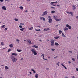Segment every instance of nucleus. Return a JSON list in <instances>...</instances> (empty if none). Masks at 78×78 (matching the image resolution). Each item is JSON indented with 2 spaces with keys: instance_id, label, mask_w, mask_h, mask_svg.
Returning a JSON list of instances; mask_svg holds the SVG:
<instances>
[{
  "instance_id": "nucleus-1",
  "label": "nucleus",
  "mask_w": 78,
  "mask_h": 78,
  "mask_svg": "<svg viewBox=\"0 0 78 78\" xmlns=\"http://www.w3.org/2000/svg\"><path fill=\"white\" fill-rule=\"evenodd\" d=\"M31 51H32V53H33L34 55H36L37 54V53H36V52L35 51V50L34 49H32Z\"/></svg>"
},
{
  "instance_id": "nucleus-18",
  "label": "nucleus",
  "mask_w": 78,
  "mask_h": 78,
  "mask_svg": "<svg viewBox=\"0 0 78 78\" xmlns=\"http://www.w3.org/2000/svg\"><path fill=\"white\" fill-rule=\"evenodd\" d=\"M9 68L7 66H6L5 67V70H8L9 69Z\"/></svg>"
},
{
  "instance_id": "nucleus-51",
  "label": "nucleus",
  "mask_w": 78,
  "mask_h": 78,
  "mask_svg": "<svg viewBox=\"0 0 78 78\" xmlns=\"http://www.w3.org/2000/svg\"><path fill=\"white\" fill-rule=\"evenodd\" d=\"M47 30H50V29L49 28H48L46 29Z\"/></svg>"
},
{
  "instance_id": "nucleus-58",
  "label": "nucleus",
  "mask_w": 78,
  "mask_h": 78,
  "mask_svg": "<svg viewBox=\"0 0 78 78\" xmlns=\"http://www.w3.org/2000/svg\"><path fill=\"white\" fill-rule=\"evenodd\" d=\"M29 73H30V74H32V73H31V72H29Z\"/></svg>"
},
{
  "instance_id": "nucleus-23",
  "label": "nucleus",
  "mask_w": 78,
  "mask_h": 78,
  "mask_svg": "<svg viewBox=\"0 0 78 78\" xmlns=\"http://www.w3.org/2000/svg\"><path fill=\"white\" fill-rule=\"evenodd\" d=\"M31 71L33 72L34 73H36V71H34V69H31Z\"/></svg>"
},
{
  "instance_id": "nucleus-62",
  "label": "nucleus",
  "mask_w": 78,
  "mask_h": 78,
  "mask_svg": "<svg viewBox=\"0 0 78 78\" xmlns=\"http://www.w3.org/2000/svg\"><path fill=\"white\" fill-rule=\"evenodd\" d=\"M58 26H59V25H57L55 26V27H58Z\"/></svg>"
},
{
  "instance_id": "nucleus-46",
  "label": "nucleus",
  "mask_w": 78,
  "mask_h": 78,
  "mask_svg": "<svg viewBox=\"0 0 78 78\" xmlns=\"http://www.w3.org/2000/svg\"><path fill=\"white\" fill-rule=\"evenodd\" d=\"M36 27L37 28H41V26H37V27Z\"/></svg>"
},
{
  "instance_id": "nucleus-29",
  "label": "nucleus",
  "mask_w": 78,
  "mask_h": 78,
  "mask_svg": "<svg viewBox=\"0 0 78 78\" xmlns=\"http://www.w3.org/2000/svg\"><path fill=\"white\" fill-rule=\"evenodd\" d=\"M33 27H31L29 29V30H33Z\"/></svg>"
},
{
  "instance_id": "nucleus-25",
  "label": "nucleus",
  "mask_w": 78,
  "mask_h": 78,
  "mask_svg": "<svg viewBox=\"0 0 78 78\" xmlns=\"http://www.w3.org/2000/svg\"><path fill=\"white\" fill-rule=\"evenodd\" d=\"M33 47H35V48H38V46H36V45H34L32 46Z\"/></svg>"
},
{
  "instance_id": "nucleus-49",
  "label": "nucleus",
  "mask_w": 78,
  "mask_h": 78,
  "mask_svg": "<svg viewBox=\"0 0 78 78\" xmlns=\"http://www.w3.org/2000/svg\"><path fill=\"white\" fill-rule=\"evenodd\" d=\"M69 53H72V52L71 51H69Z\"/></svg>"
},
{
  "instance_id": "nucleus-59",
  "label": "nucleus",
  "mask_w": 78,
  "mask_h": 78,
  "mask_svg": "<svg viewBox=\"0 0 78 78\" xmlns=\"http://www.w3.org/2000/svg\"><path fill=\"white\" fill-rule=\"evenodd\" d=\"M64 67L65 69H67V67H66V66H65Z\"/></svg>"
},
{
  "instance_id": "nucleus-30",
  "label": "nucleus",
  "mask_w": 78,
  "mask_h": 78,
  "mask_svg": "<svg viewBox=\"0 0 78 78\" xmlns=\"http://www.w3.org/2000/svg\"><path fill=\"white\" fill-rule=\"evenodd\" d=\"M5 27L6 26L5 25H3V26H2L1 27V28H5Z\"/></svg>"
},
{
  "instance_id": "nucleus-9",
  "label": "nucleus",
  "mask_w": 78,
  "mask_h": 78,
  "mask_svg": "<svg viewBox=\"0 0 78 78\" xmlns=\"http://www.w3.org/2000/svg\"><path fill=\"white\" fill-rule=\"evenodd\" d=\"M9 46L10 47V48H12L13 47V46H14V44H11L10 45H9Z\"/></svg>"
},
{
  "instance_id": "nucleus-14",
  "label": "nucleus",
  "mask_w": 78,
  "mask_h": 78,
  "mask_svg": "<svg viewBox=\"0 0 78 78\" xmlns=\"http://www.w3.org/2000/svg\"><path fill=\"white\" fill-rule=\"evenodd\" d=\"M64 31H67L68 30V28L65 27L64 29H63Z\"/></svg>"
},
{
  "instance_id": "nucleus-20",
  "label": "nucleus",
  "mask_w": 78,
  "mask_h": 78,
  "mask_svg": "<svg viewBox=\"0 0 78 78\" xmlns=\"http://www.w3.org/2000/svg\"><path fill=\"white\" fill-rule=\"evenodd\" d=\"M25 28H22L20 29V31H23V30H24V29H25Z\"/></svg>"
},
{
  "instance_id": "nucleus-55",
  "label": "nucleus",
  "mask_w": 78,
  "mask_h": 78,
  "mask_svg": "<svg viewBox=\"0 0 78 78\" xmlns=\"http://www.w3.org/2000/svg\"><path fill=\"white\" fill-rule=\"evenodd\" d=\"M51 8H53V9H55V7H51Z\"/></svg>"
},
{
  "instance_id": "nucleus-12",
  "label": "nucleus",
  "mask_w": 78,
  "mask_h": 78,
  "mask_svg": "<svg viewBox=\"0 0 78 78\" xmlns=\"http://www.w3.org/2000/svg\"><path fill=\"white\" fill-rule=\"evenodd\" d=\"M60 37V36H57L55 37H54V39H58V38H59Z\"/></svg>"
},
{
  "instance_id": "nucleus-6",
  "label": "nucleus",
  "mask_w": 78,
  "mask_h": 78,
  "mask_svg": "<svg viewBox=\"0 0 78 78\" xmlns=\"http://www.w3.org/2000/svg\"><path fill=\"white\" fill-rule=\"evenodd\" d=\"M2 9L3 10H5V11H6V7H5V6H3L2 7Z\"/></svg>"
},
{
  "instance_id": "nucleus-53",
  "label": "nucleus",
  "mask_w": 78,
  "mask_h": 78,
  "mask_svg": "<svg viewBox=\"0 0 78 78\" xmlns=\"http://www.w3.org/2000/svg\"><path fill=\"white\" fill-rule=\"evenodd\" d=\"M51 50H52V51H54L55 49L52 48Z\"/></svg>"
},
{
  "instance_id": "nucleus-19",
  "label": "nucleus",
  "mask_w": 78,
  "mask_h": 78,
  "mask_svg": "<svg viewBox=\"0 0 78 78\" xmlns=\"http://www.w3.org/2000/svg\"><path fill=\"white\" fill-rule=\"evenodd\" d=\"M66 12L68 14H72V12Z\"/></svg>"
},
{
  "instance_id": "nucleus-8",
  "label": "nucleus",
  "mask_w": 78,
  "mask_h": 78,
  "mask_svg": "<svg viewBox=\"0 0 78 78\" xmlns=\"http://www.w3.org/2000/svg\"><path fill=\"white\" fill-rule=\"evenodd\" d=\"M48 20L49 23H51V22H52V19L51 18H49Z\"/></svg>"
},
{
  "instance_id": "nucleus-39",
  "label": "nucleus",
  "mask_w": 78,
  "mask_h": 78,
  "mask_svg": "<svg viewBox=\"0 0 78 78\" xmlns=\"http://www.w3.org/2000/svg\"><path fill=\"white\" fill-rule=\"evenodd\" d=\"M43 21H45V19L44 18H43Z\"/></svg>"
},
{
  "instance_id": "nucleus-10",
  "label": "nucleus",
  "mask_w": 78,
  "mask_h": 78,
  "mask_svg": "<svg viewBox=\"0 0 78 78\" xmlns=\"http://www.w3.org/2000/svg\"><path fill=\"white\" fill-rule=\"evenodd\" d=\"M27 41H28V43H29V44H32V43L31 42V40H27Z\"/></svg>"
},
{
  "instance_id": "nucleus-16",
  "label": "nucleus",
  "mask_w": 78,
  "mask_h": 78,
  "mask_svg": "<svg viewBox=\"0 0 78 78\" xmlns=\"http://www.w3.org/2000/svg\"><path fill=\"white\" fill-rule=\"evenodd\" d=\"M55 45L56 46H58V45H59V44H58V43L55 42Z\"/></svg>"
},
{
  "instance_id": "nucleus-32",
  "label": "nucleus",
  "mask_w": 78,
  "mask_h": 78,
  "mask_svg": "<svg viewBox=\"0 0 78 78\" xmlns=\"http://www.w3.org/2000/svg\"><path fill=\"white\" fill-rule=\"evenodd\" d=\"M56 17H57V16H54V19H55V20H56L57 19Z\"/></svg>"
},
{
  "instance_id": "nucleus-27",
  "label": "nucleus",
  "mask_w": 78,
  "mask_h": 78,
  "mask_svg": "<svg viewBox=\"0 0 78 78\" xmlns=\"http://www.w3.org/2000/svg\"><path fill=\"white\" fill-rule=\"evenodd\" d=\"M62 36H63V37H66V35H64V33H62Z\"/></svg>"
},
{
  "instance_id": "nucleus-52",
  "label": "nucleus",
  "mask_w": 78,
  "mask_h": 78,
  "mask_svg": "<svg viewBox=\"0 0 78 78\" xmlns=\"http://www.w3.org/2000/svg\"><path fill=\"white\" fill-rule=\"evenodd\" d=\"M15 56H17V54L15 53Z\"/></svg>"
},
{
  "instance_id": "nucleus-57",
  "label": "nucleus",
  "mask_w": 78,
  "mask_h": 78,
  "mask_svg": "<svg viewBox=\"0 0 78 78\" xmlns=\"http://www.w3.org/2000/svg\"><path fill=\"white\" fill-rule=\"evenodd\" d=\"M44 31H47V29H44Z\"/></svg>"
},
{
  "instance_id": "nucleus-41",
  "label": "nucleus",
  "mask_w": 78,
  "mask_h": 78,
  "mask_svg": "<svg viewBox=\"0 0 78 78\" xmlns=\"http://www.w3.org/2000/svg\"><path fill=\"white\" fill-rule=\"evenodd\" d=\"M8 30V28H5L4 30L5 31H6V30Z\"/></svg>"
},
{
  "instance_id": "nucleus-63",
  "label": "nucleus",
  "mask_w": 78,
  "mask_h": 78,
  "mask_svg": "<svg viewBox=\"0 0 78 78\" xmlns=\"http://www.w3.org/2000/svg\"><path fill=\"white\" fill-rule=\"evenodd\" d=\"M40 41H41V42H42V40H39Z\"/></svg>"
},
{
  "instance_id": "nucleus-28",
  "label": "nucleus",
  "mask_w": 78,
  "mask_h": 78,
  "mask_svg": "<svg viewBox=\"0 0 78 78\" xmlns=\"http://www.w3.org/2000/svg\"><path fill=\"white\" fill-rule=\"evenodd\" d=\"M11 51V49H9L8 50L7 52H8L9 53V52H10V51Z\"/></svg>"
},
{
  "instance_id": "nucleus-17",
  "label": "nucleus",
  "mask_w": 78,
  "mask_h": 78,
  "mask_svg": "<svg viewBox=\"0 0 78 78\" xmlns=\"http://www.w3.org/2000/svg\"><path fill=\"white\" fill-rule=\"evenodd\" d=\"M59 64H60V62H58L57 63H56L57 65H58V66L59 67Z\"/></svg>"
},
{
  "instance_id": "nucleus-54",
  "label": "nucleus",
  "mask_w": 78,
  "mask_h": 78,
  "mask_svg": "<svg viewBox=\"0 0 78 78\" xmlns=\"http://www.w3.org/2000/svg\"><path fill=\"white\" fill-rule=\"evenodd\" d=\"M68 63H69V64H71V62L70 61H69L68 62Z\"/></svg>"
},
{
  "instance_id": "nucleus-15",
  "label": "nucleus",
  "mask_w": 78,
  "mask_h": 78,
  "mask_svg": "<svg viewBox=\"0 0 78 78\" xmlns=\"http://www.w3.org/2000/svg\"><path fill=\"white\" fill-rule=\"evenodd\" d=\"M35 78H38V76H39V74H36L35 75Z\"/></svg>"
},
{
  "instance_id": "nucleus-11",
  "label": "nucleus",
  "mask_w": 78,
  "mask_h": 78,
  "mask_svg": "<svg viewBox=\"0 0 78 78\" xmlns=\"http://www.w3.org/2000/svg\"><path fill=\"white\" fill-rule=\"evenodd\" d=\"M42 55H41V56H43V59H44V60H46V61H47V59H46V58H44V55L43 54L41 53Z\"/></svg>"
},
{
  "instance_id": "nucleus-35",
  "label": "nucleus",
  "mask_w": 78,
  "mask_h": 78,
  "mask_svg": "<svg viewBox=\"0 0 78 78\" xmlns=\"http://www.w3.org/2000/svg\"><path fill=\"white\" fill-rule=\"evenodd\" d=\"M61 20V19H58H58H56V21H60V20Z\"/></svg>"
},
{
  "instance_id": "nucleus-4",
  "label": "nucleus",
  "mask_w": 78,
  "mask_h": 78,
  "mask_svg": "<svg viewBox=\"0 0 78 78\" xmlns=\"http://www.w3.org/2000/svg\"><path fill=\"white\" fill-rule=\"evenodd\" d=\"M47 11H45L43 13L41 16H44V15H47Z\"/></svg>"
},
{
  "instance_id": "nucleus-60",
  "label": "nucleus",
  "mask_w": 78,
  "mask_h": 78,
  "mask_svg": "<svg viewBox=\"0 0 78 78\" xmlns=\"http://www.w3.org/2000/svg\"><path fill=\"white\" fill-rule=\"evenodd\" d=\"M61 65H62V66H63L64 65V64H63V63H62V64H61Z\"/></svg>"
},
{
  "instance_id": "nucleus-31",
  "label": "nucleus",
  "mask_w": 78,
  "mask_h": 78,
  "mask_svg": "<svg viewBox=\"0 0 78 78\" xmlns=\"http://www.w3.org/2000/svg\"><path fill=\"white\" fill-rule=\"evenodd\" d=\"M20 9H21V10H22V9H23V7H22V6L20 7Z\"/></svg>"
},
{
  "instance_id": "nucleus-56",
  "label": "nucleus",
  "mask_w": 78,
  "mask_h": 78,
  "mask_svg": "<svg viewBox=\"0 0 78 78\" xmlns=\"http://www.w3.org/2000/svg\"><path fill=\"white\" fill-rule=\"evenodd\" d=\"M20 25H24V24H23V23H20Z\"/></svg>"
},
{
  "instance_id": "nucleus-5",
  "label": "nucleus",
  "mask_w": 78,
  "mask_h": 78,
  "mask_svg": "<svg viewBox=\"0 0 78 78\" xmlns=\"http://www.w3.org/2000/svg\"><path fill=\"white\" fill-rule=\"evenodd\" d=\"M12 61L13 62H16L17 61V59H16L15 58L12 60Z\"/></svg>"
},
{
  "instance_id": "nucleus-44",
  "label": "nucleus",
  "mask_w": 78,
  "mask_h": 78,
  "mask_svg": "<svg viewBox=\"0 0 78 78\" xmlns=\"http://www.w3.org/2000/svg\"><path fill=\"white\" fill-rule=\"evenodd\" d=\"M12 55H15V53H12Z\"/></svg>"
},
{
  "instance_id": "nucleus-43",
  "label": "nucleus",
  "mask_w": 78,
  "mask_h": 78,
  "mask_svg": "<svg viewBox=\"0 0 78 78\" xmlns=\"http://www.w3.org/2000/svg\"><path fill=\"white\" fill-rule=\"evenodd\" d=\"M58 56H56V57H54V59H56V58H58Z\"/></svg>"
},
{
  "instance_id": "nucleus-33",
  "label": "nucleus",
  "mask_w": 78,
  "mask_h": 78,
  "mask_svg": "<svg viewBox=\"0 0 78 78\" xmlns=\"http://www.w3.org/2000/svg\"><path fill=\"white\" fill-rule=\"evenodd\" d=\"M14 20H15V21H17L18 20H19L17 18H15L14 19Z\"/></svg>"
},
{
  "instance_id": "nucleus-38",
  "label": "nucleus",
  "mask_w": 78,
  "mask_h": 78,
  "mask_svg": "<svg viewBox=\"0 0 78 78\" xmlns=\"http://www.w3.org/2000/svg\"><path fill=\"white\" fill-rule=\"evenodd\" d=\"M46 70L48 71V70H50V69L49 68H47L46 69Z\"/></svg>"
},
{
  "instance_id": "nucleus-64",
  "label": "nucleus",
  "mask_w": 78,
  "mask_h": 78,
  "mask_svg": "<svg viewBox=\"0 0 78 78\" xmlns=\"http://www.w3.org/2000/svg\"><path fill=\"white\" fill-rule=\"evenodd\" d=\"M72 78H75V77L73 76L72 77Z\"/></svg>"
},
{
  "instance_id": "nucleus-2",
  "label": "nucleus",
  "mask_w": 78,
  "mask_h": 78,
  "mask_svg": "<svg viewBox=\"0 0 78 78\" xmlns=\"http://www.w3.org/2000/svg\"><path fill=\"white\" fill-rule=\"evenodd\" d=\"M50 42L51 43V46H54V45H55V44H54L55 41H54V40L53 39L51 40Z\"/></svg>"
},
{
  "instance_id": "nucleus-3",
  "label": "nucleus",
  "mask_w": 78,
  "mask_h": 78,
  "mask_svg": "<svg viewBox=\"0 0 78 78\" xmlns=\"http://www.w3.org/2000/svg\"><path fill=\"white\" fill-rule=\"evenodd\" d=\"M66 27H67V28H68L69 29V30H71L72 29V27L69 25V24H66Z\"/></svg>"
},
{
  "instance_id": "nucleus-36",
  "label": "nucleus",
  "mask_w": 78,
  "mask_h": 78,
  "mask_svg": "<svg viewBox=\"0 0 78 78\" xmlns=\"http://www.w3.org/2000/svg\"><path fill=\"white\" fill-rule=\"evenodd\" d=\"M72 61H75V60L74 59V58H72Z\"/></svg>"
},
{
  "instance_id": "nucleus-21",
  "label": "nucleus",
  "mask_w": 78,
  "mask_h": 78,
  "mask_svg": "<svg viewBox=\"0 0 78 78\" xmlns=\"http://www.w3.org/2000/svg\"><path fill=\"white\" fill-rule=\"evenodd\" d=\"M17 51H18V52H21V51H22V50L20 49V50L17 49Z\"/></svg>"
},
{
  "instance_id": "nucleus-61",
  "label": "nucleus",
  "mask_w": 78,
  "mask_h": 78,
  "mask_svg": "<svg viewBox=\"0 0 78 78\" xmlns=\"http://www.w3.org/2000/svg\"><path fill=\"white\" fill-rule=\"evenodd\" d=\"M76 71H78V68H76Z\"/></svg>"
},
{
  "instance_id": "nucleus-40",
  "label": "nucleus",
  "mask_w": 78,
  "mask_h": 78,
  "mask_svg": "<svg viewBox=\"0 0 78 78\" xmlns=\"http://www.w3.org/2000/svg\"><path fill=\"white\" fill-rule=\"evenodd\" d=\"M51 5H52V6H56V5H54L53 4H52Z\"/></svg>"
},
{
  "instance_id": "nucleus-7",
  "label": "nucleus",
  "mask_w": 78,
  "mask_h": 78,
  "mask_svg": "<svg viewBox=\"0 0 78 78\" xmlns=\"http://www.w3.org/2000/svg\"><path fill=\"white\" fill-rule=\"evenodd\" d=\"M72 8L73 10H75V9H76V7L74 5H72Z\"/></svg>"
},
{
  "instance_id": "nucleus-13",
  "label": "nucleus",
  "mask_w": 78,
  "mask_h": 78,
  "mask_svg": "<svg viewBox=\"0 0 78 78\" xmlns=\"http://www.w3.org/2000/svg\"><path fill=\"white\" fill-rule=\"evenodd\" d=\"M15 58V57H14V56L13 55H11L10 56V58L12 59H12H13Z\"/></svg>"
},
{
  "instance_id": "nucleus-42",
  "label": "nucleus",
  "mask_w": 78,
  "mask_h": 78,
  "mask_svg": "<svg viewBox=\"0 0 78 78\" xmlns=\"http://www.w3.org/2000/svg\"><path fill=\"white\" fill-rule=\"evenodd\" d=\"M19 27H20V28H22V26L21 25H20L19 26Z\"/></svg>"
},
{
  "instance_id": "nucleus-37",
  "label": "nucleus",
  "mask_w": 78,
  "mask_h": 78,
  "mask_svg": "<svg viewBox=\"0 0 78 78\" xmlns=\"http://www.w3.org/2000/svg\"><path fill=\"white\" fill-rule=\"evenodd\" d=\"M59 32L60 34H61V33H62V31L61 30H59Z\"/></svg>"
},
{
  "instance_id": "nucleus-34",
  "label": "nucleus",
  "mask_w": 78,
  "mask_h": 78,
  "mask_svg": "<svg viewBox=\"0 0 78 78\" xmlns=\"http://www.w3.org/2000/svg\"><path fill=\"white\" fill-rule=\"evenodd\" d=\"M55 12V11H51V13H52V14H54Z\"/></svg>"
},
{
  "instance_id": "nucleus-22",
  "label": "nucleus",
  "mask_w": 78,
  "mask_h": 78,
  "mask_svg": "<svg viewBox=\"0 0 78 78\" xmlns=\"http://www.w3.org/2000/svg\"><path fill=\"white\" fill-rule=\"evenodd\" d=\"M35 31H41V30L40 29H38V30H37V29H35Z\"/></svg>"
},
{
  "instance_id": "nucleus-47",
  "label": "nucleus",
  "mask_w": 78,
  "mask_h": 78,
  "mask_svg": "<svg viewBox=\"0 0 78 78\" xmlns=\"http://www.w3.org/2000/svg\"><path fill=\"white\" fill-rule=\"evenodd\" d=\"M40 20H42V19H43V17H40Z\"/></svg>"
},
{
  "instance_id": "nucleus-48",
  "label": "nucleus",
  "mask_w": 78,
  "mask_h": 78,
  "mask_svg": "<svg viewBox=\"0 0 78 78\" xmlns=\"http://www.w3.org/2000/svg\"><path fill=\"white\" fill-rule=\"evenodd\" d=\"M3 1H4V0H0V2H3Z\"/></svg>"
},
{
  "instance_id": "nucleus-50",
  "label": "nucleus",
  "mask_w": 78,
  "mask_h": 78,
  "mask_svg": "<svg viewBox=\"0 0 78 78\" xmlns=\"http://www.w3.org/2000/svg\"><path fill=\"white\" fill-rule=\"evenodd\" d=\"M57 6H58V7H59L60 6V5H57Z\"/></svg>"
},
{
  "instance_id": "nucleus-45",
  "label": "nucleus",
  "mask_w": 78,
  "mask_h": 78,
  "mask_svg": "<svg viewBox=\"0 0 78 78\" xmlns=\"http://www.w3.org/2000/svg\"><path fill=\"white\" fill-rule=\"evenodd\" d=\"M19 39H16V41H17V42H18V43H19Z\"/></svg>"
},
{
  "instance_id": "nucleus-26",
  "label": "nucleus",
  "mask_w": 78,
  "mask_h": 78,
  "mask_svg": "<svg viewBox=\"0 0 78 78\" xmlns=\"http://www.w3.org/2000/svg\"><path fill=\"white\" fill-rule=\"evenodd\" d=\"M1 45L3 46V45H4V44L3 43V42H1Z\"/></svg>"
},
{
  "instance_id": "nucleus-24",
  "label": "nucleus",
  "mask_w": 78,
  "mask_h": 78,
  "mask_svg": "<svg viewBox=\"0 0 78 78\" xmlns=\"http://www.w3.org/2000/svg\"><path fill=\"white\" fill-rule=\"evenodd\" d=\"M58 3V2L56 1L55 2H51V4H53L54 3Z\"/></svg>"
}]
</instances>
